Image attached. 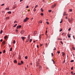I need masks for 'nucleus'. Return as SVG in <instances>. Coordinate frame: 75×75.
<instances>
[{"mask_svg":"<svg viewBox=\"0 0 75 75\" xmlns=\"http://www.w3.org/2000/svg\"><path fill=\"white\" fill-rule=\"evenodd\" d=\"M28 18H25V20H24V22H27V21H28Z\"/></svg>","mask_w":75,"mask_h":75,"instance_id":"obj_1","label":"nucleus"},{"mask_svg":"<svg viewBox=\"0 0 75 75\" xmlns=\"http://www.w3.org/2000/svg\"><path fill=\"white\" fill-rule=\"evenodd\" d=\"M17 5H14L13 6V9H15V8H16L17 7V6H16Z\"/></svg>","mask_w":75,"mask_h":75,"instance_id":"obj_2","label":"nucleus"},{"mask_svg":"<svg viewBox=\"0 0 75 75\" xmlns=\"http://www.w3.org/2000/svg\"><path fill=\"white\" fill-rule=\"evenodd\" d=\"M21 25H18L17 26V27H16V29H18L19 28H21Z\"/></svg>","mask_w":75,"mask_h":75,"instance_id":"obj_3","label":"nucleus"},{"mask_svg":"<svg viewBox=\"0 0 75 75\" xmlns=\"http://www.w3.org/2000/svg\"><path fill=\"white\" fill-rule=\"evenodd\" d=\"M56 6V5L54 4L53 5H52L51 7L52 8H54V7H55Z\"/></svg>","mask_w":75,"mask_h":75,"instance_id":"obj_4","label":"nucleus"},{"mask_svg":"<svg viewBox=\"0 0 75 75\" xmlns=\"http://www.w3.org/2000/svg\"><path fill=\"white\" fill-rule=\"evenodd\" d=\"M5 44H6V42L5 41H4V42H2V44L5 45Z\"/></svg>","mask_w":75,"mask_h":75,"instance_id":"obj_5","label":"nucleus"},{"mask_svg":"<svg viewBox=\"0 0 75 75\" xmlns=\"http://www.w3.org/2000/svg\"><path fill=\"white\" fill-rule=\"evenodd\" d=\"M22 38V40L23 41H24V39H25V38L24 37H22V38Z\"/></svg>","mask_w":75,"mask_h":75,"instance_id":"obj_6","label":"nucleus"},{"mask_svg":"<svg viewBox=\"0 0 75 75\" xmlns=\"http://www.w3.org/2000/svg\"><path fill=\"white\" fill-rule=\"evenodd\" d=\"M13 62H14L15 63H17V61L16 60H14V61H13Z\"/></svg>","mask_w":75,"mask_h":75,"instance_id":"obj_7","label":"nucleus"},{"mask_svg":"<svg viewBox=\"0 0 75 75\" xmlns=\"http://www.w3.org/2000/svg\"><path fill=\"white\" fill-rule=\"evenodd\" d=\"M41 69H42V67H41L40 66H39V69H40V70H41Z\"/></svg>","mask_w":75,"mask_h":75,"instance_id":"obj_8","label":"nucleus"},{"mask_svg":"<svg viewBox=\"0 0 75 75\" xmlns=\"http://www.w3.org/2000/svg\"><path fill=\"white\" fill-rule=\"evenodd\" d=\"M30 35H29L28 36V37H27V39H28V40H30Z\"/></svg>","mask_w":75,"mask_h":75,"instance_id":"obj_9","label":"nucleus"},{"mask_svg":"<svg viewBox=\"0 0 75 75\" xmlns=\"http://www.w3.org/2000/svg\"><path fill=\"white\" fill-rule=\"evenodd\" d=\"M23 64V63H18V64L19 65H21V64Z\"/></svg>","mask_w":75,"mask_h":75,"instance_id":"obj_10","label":"nucleus"},{"mask_svg":"<svg viewBox=\"0 0 75 75\" xmlns=\"http://www.w3.org/2000/svg\"><path fill=\"white\" fill-rule=\"evenodd\" d=\"M51 61L53 62V64H55V62H54V61H53V59L51 60Z\"/></svg>","mask_w":75,"mask_h":75,"instance_id":"obj_11","label":"nucleus"},{"mask_svg":"<svg viewBox=\"0 0 75 75\" xmlns=\"http://www.w3.org/2000/svg\"><path fill=\"white\" fill-rule=\"evenodd\" d=\"M7 38V36H5V37H4V39H6V38Z\"/></svg>","mask_w":75,"mask_h":75,"instance_id":"obj_12","label":"nucleus"},{"mask_svg":"<svg viewBox=\"0 0 75 75\" xmlns=\"http://www.w3.org/2000/svg\"><path fill=\"white\" fill-rule=\"evenodd\" d=\"M6 52V51L5 50H4V51H3V53H5Z\"/></svg>","mask_w":75,"mask_h":75,"instance_id":"obj_13","label":"nucleus"},{"mask_svg":"<svg viewBox=\"0 0 75 75\" xmlns=\"http://www.w3.org/2000/svg\"><path fill=\"white\" fill-rule=\"evenodd\" d=\"M8 13L9 14H11V11L8 12Z\"/></svg>","mask_w":75,"mask_h":75,"instance_id":"obj_14","label":"nucleus"},{"mask_svg":"<svg viewBox=\"0 0 75 75\" xmlns=\"http://www.w3.org/2000/svg\"><path fill=\"white\" fill-rule=\"evenodd\" d=\"M16 25H17V24H15V25H13V27H16Z\"/></svg>","mask_w":75,"mask_h":75,"instance_id":"obj_15","label":"nucleus"},{"mask_svg":"<svg viewBox=\"0 0 75 75\" xmlns=\"http://www.w3.org/2000/svg\"><path fill=\"white\" fill-rule=\"evenodd\" d=\"M32 40H32V39H30V42H32Z\"/></svg>","mask_w":75,"mask_h":75,"instance_id":"obj_16","label":"nucleus"},{"mask_svg":"<svg viewBox=\"0 0 75 75\" xmlns=\"http://www.w3.org/2000/svg\"><path fill=\"white\" fill-rule=\"evenodd\" d=\"M15 43H16V41H15V40H13V44H15Z\"/></svg>","mask_w":75,"mask_h":75,"instance_id":"obj_17","label":"nucleus"},{"mask_svg":"<svg viewBox=\"0 0 75 75\" xmlns=\"http://www.w3.org/2000/svg\"><path fill=\"white\" fill-rule=\"evenodd\" d=\"M24 31L23 30H22V34H23L24 33Z\"/></svg>","mask_w":75,"mask_h":75,"instance_id":"obj_18","label":"nucleus"},{"mask_svg":"<svg viewBox=\"0 0 75 75\" xmlns=\"http://www.w3.org/2000/svg\"><path fill=\"white\" fill-rule=\"evenodd\" d=\"M10 9L8 8H5V10H9Z\"/></svg>","mask_w":75,"mask_h":75,"instance_id":"obj_19","label":"nucleus"},{"mask_svg":"<svg viewBox=\"0 0 75 75\" xmlns=\"http://www.w3.org/2000/svg\"><path fill=\"white\" fill-rule=\"evenodd\" d=\"M48 12L50 13V12H51V10H48Z\"/></svg>","mask_w":75,"mask_h":75,"instance_id":"obj_20","label":"nucleus"},{"mask_svg":"<svg viewBox=\"0 0 75 75\" xmlns=\"http://www.w3.org/2000/svg\"><path fill=\"white\" fill-rule=\"evenodd\" d=\"M70 30H71V28H69V29L68 30L70 31Z\"/></svg>","mask_w":75,"mask_h":75,"instance_id":"obj_21","label":"nucleus"},{"mask_svg":"<svg viewBox=\"0 0 75 75\" xmlns=\"http://www.w3.org/2000/svg\"><path fill=\"white\" fill-rule=\"evenodd\" d=\"M57 53H58V54H59L60 53V52L57 51Z\"/></svg>","mask_w":75,"mask_h":75,"instance_id":"obj_22","label":"nucleus"},{"mask_svg":"<svg viewBox=\"0 0 75 75\" xmlns=\"http://www.w3.org/2000/svg\"><path fill=\"white\" fill-rule=\"evenodd\" d=\"M64 56V52H62V56Z\"/></svg>","mask_w":75,"mask_h":75,"instance_id":"obj_23","label":"nucleus"},{"mask_svg":"<svg viewBox=\"0 0 75 75\" xmlns=\"http://www.w3.org/2000/svg\"><path fill=\"white\" fill-rule=\"evenodd\" d=\"M10 51H12V48H10Z\"/></svg>","mask_w":75,"mask_h":75,"instance_id":"obj_24","label":"nucleus"},{"mask_svg":"<svg viewBox=\"0 0 75 75\" xmlns=\"http://www.w3.org/2000/svg\"><path fill=\"white\" fill-rule=\"evenodd\" d=\"M62 29H61V30H59V32H61L62 31Z\"/></svg>","mask_w":75,"mask_h":75,"instance_id":"obj_25","label":"nucleus"},{"mask_svg":"<svg viewBox=\"0 0 75 75\" xmlns=\"http://www.w3.org/2000/svg\"><path fill=\"white\" fill-rule=\"evenodd\" d=\"M70 62H74V60H71V61H70Z\"/></svg>","mask_w":75,"mask_h":75,"instance_id":"obj_26","label":"nucleus"},{"mask_svg":"<svg viewBox=\"0 0 75 75\" xmlns=\"http://www.w3.org/2000/svg\"><path fill=\"white\" fill-rule=\"evenodd\" d=\"M18 23L17 21H14V23Z\"/></svg>","mask_w":75,"mask_h":75,"instance_id":"obj_27","label":"nucleus"},{"mask_svg":"<svg viewBox=\"0 0 75 75\" xmlns=\"http://www.w3.org/2000/svg\"><path fill=\"white\" fill-rule=\"evenodd\" d=\"M2 32H3V31H2V30H1V33H0L1 34H2Z\"/></svg>","mask_w":75,"mask_h":75,"instance_id":"obj_28","label":"nucleus"},{"mask_svg":"<svg viewBox=\"0 0 75 75\" xmlns=\"http://www.w3.org/2000/svg\"><path fill=\"white\" fill-rule=\"evenodd\" d=\"M40 15H41V16H43V13H41L40 14Z\"/></svg>","mask_w":75,"mask_h":75,"instance_id":"obj_29","label":"nucleus"},{"mask_svg":"<svg viewBox=\"0 0 75 75\" xmlns=\"http://www.w3.org/2000/svg\"><path fill=\"white\" fill-rule=\"evenodd\" d=\"M39 22L40 23H42V21H39Z\"/></svg>","mask_w":75,"mask_h":75,"instance_id":"obj_30","label":"nucleus"},{"mask_svg":"<svg viewBox=\"0 0 75 75\" xmlns=\"http://www.w3.org/2000/svg\"><path fill=\"white\" fill-rule=\"evenodd\" d=\"M72 49H73V50H75V48H74V47H72Z\"/></svg>","mask_w":75,"mask_h":75,"instance_id":"obj_31","label":"nucleus"},{"mask_svg":"<svg viewBox=\"0 0 75 75\" xmlns=\"http://www.w3.org/2000/svg\"><path fill=\"white\" fill-rule=\"evenodd\" d=\"M71 70H73V67H71Z\"/></svg>","mask_w":75,"mask_h":75,"instance_id":"obj_32","label":"nucleus"},{"mask_svg":"<svg viewBox=\"0 0 75 75\" xmlns=\"http://www.w3.org/2000/svg\"><path fill=\"white\" fill-rule=\"evenodd\" d=\"M60 42L61 43V44H62L63 45V42H62V41Z\"/></svg>","mask_w":75,"mask_h":75,"instance_id":"obj_33","label":"nucleus"},{"mask_svg":"<svg viewBox=\"0 0 75 75\" xmlns=\"http://www.w3.org/2000/svg\"><path fill=\"white\" fill-rule=\"evenodd\" d=\"M20 63L23 64V62H22V61H21V63Z\"/></svg>","mask_w":75,"mask_h":75,"instance_id":"obj_34","label":"nucleus"},{"mask_svg":"<svg viewBox=\"0 0 75 75\" xmlns=\"http://www.w3.org/2000/svg\"><path fill=\"white\" fill-rule=\"evenodd\" d=\"M4 4H3L1 5V6H4Z\"/></svg>","mask_w":75,"mask_h":75,"instance_id":"obj_35","label":"nucleus"},{"mask_svg":"<svg viewBox=\"0 0 75 75\" xmlns=\"http://www.w3.org/2000/svg\"><path fill=\"white\" fill-rule=\"evenodd\" d=\"M25 59H27V56L25 57Z\"/></svg>","mask_w":75,"mask_h":75,"instance_id":"obj_36","label":"nucleus"},{"mask_svg":"<svg viewBox=\"0 0 75 75\" xmlns=\"http://www.w3.org/2000/svg\"><path fill=\"white\" fill-rule=\"evenodd\" d=\"M29 42V39H28V40H27V41H26V42Z\"/></svg>","mask_w":75,"mask_h":75,"instance_id":"obj_37","label":"nucleus"},{"mask_svg":"<svg viewBox=\"0 0 75 75\" xmlns=\"http://www.w3.org/2000/svg\"><path fill=\"white\" fill-rule=\"evenodd\" d=\"M11 46L10 45H8V47H11Z\"/></svg>","mask_w":75,"mask_h":75,"instance_id":"obj_38","label":"nucleus"},{"mask_svg":"<svg viewBox=\"0 0 75 75\" xmlns=\"http://www.w3.org/2000/svg\"><path fill=\"white\" fill-rule=\"evenodd\" d=\"M46 23L47 24H49V23L47 22H46Z\"/></svg>","mask_w":75,"mask_h":75,"instance_id":"obj_39","label":"nucleus"},{"mask_svg":"<svg viewBox=\"0 0 75 75\" xmlns=\"http://www.w3.org/2000/svg\"><path fill=\"white\" fill-rule=\"evenodd\" d=\"M66 13H65V12H64V14H63V15L64 16H65V14Z\"/></svg>","mask_w":75,"mask_h":75,"instance_id":"obj_40","label":"nucleus"},{"mask_svg":"<svg viewBox=\"0 0 75 75\" xmlns=\"http://www.w3.org/2000/svg\"><path fill=\"white\" fill-rule=\"evenodd\" d=\"M53 50H56V48L55 47H54V49H53Z\"/></svg>","mask_w":75,"mask_h":75,"instance_id":"obj_41","label":"nucleus"},{"mask_svg":"<svg viewBox=\"0 0 75 75\" xmlns=\"http://www.w3.org/2000/svg\"><path fill=\"white\" fill-rule=\"evenodd\" d=\"M53 53H51V56L53 57Z\"/></svg>","mask_w":75,"mask_h":75,"instance_id":"obj_42","label":"nucleus"},{"mask_svg":"<svg viewBox=\"0 0 75 75\" xmlns=\"http://www.w3.org/2000/svg\"><path fill=\"white\" fill-rule=\"evenodd\" d=\"M62 23V21H61V22H60V23Z\"/></svg>","mask_w":75,"mask_h":75,"instance_id":"obj_43","label":"nucleus"},{"mask_svg":"<svg viewBox=\"0 0 75 75\" xmlns=\"http://www.w3.org/2000/svg\"><path fill=\"white\" fill-rule=\"evenodd\" d=\"M23 1V0H20V2H21V1Z\"/></svg>","mask_w":75,"mask_h":75,"instance_id":"obj_44","label":"nucleus"},{"mask_svg":"<svg viewBox=\"0 0 75 75\" xmlns=\"http://www.w3.org/2000/svg\"><path fill=\"white\" fill-rule=\"evenodd\" d=\"M1 42H2V41H3V40L2 39H1Z\"/></svg>","mask_w":75,"mask_h":75,"instance_id":"obj_45","label":"nucleus"},{"mask_svg":"<svg viewBox=\"0 0 75 75\" xmlns=\"http://www.w3.org/2000/svg\"><path fill=\"white\" fill-rule=\"evenodd\" d=\"M72 11V10H69V12H71Z\"/></svg>","mask_w":75,"mask_h":75,"instance_id":"obj_46","label":"nucleus"},{"mask_svg":"<svg viewBox=\"0 0 75 75\" xmlns=\"http://www.w3.org/2000/svg\"><path fill=\"white\" fill-rule=\"evenodd\" d=\"M38 6V5H36V6H35V8H36Z\"/></svg>","mask_w":75,"mask_h":75,"instance_id":"obj_47","label":"nucleus"},{"mask_svg":"<svg viewBox=\"0 0 75 75\" xmlns=\"http://www.w3.org/2000/svg\"><path fill=\"white\" fill-rule=\"evenodd\" d=\"M43 11V10H41V12H42Z\"/></svg>","mask_w":75,"mask_h":75,"instance_id":"obj_48","label":"nucleus"},{"mask_svg":"<svg viewBox=\"0 0 75 75\" xmlns=\"http://www.w3.org/2000/svg\"><path fill=\"white\" fill-rule=\"evenodd\" d=\"M42 44H40V46H42Z\"/></svg>","mask_w":75,"mask_h":75,"instance_id":"obj_49","label":"nucleus"},{"mask_svg":"<svg viewBox=\"0 0 75 75\" xmlns=\"http://www.w3.org/2000/svg\"><path fill=\"white\" fill-rule=\"evenodd\" d=\"M68 37H69V38H70V35H68Z\"/></svg>","mask_w":75,"mask_h":75,"instance_id":"obj_50","label":"nucleus"},{"mask_svg":"<svg viewBox=\"0 0 75 75\" xmlns=\"http://www.w3.org/2000/svg\"><path fill=\"white\" fill-rule=\"evenodd\" d=\"M18 32V30H16V32Z\"/></svg>","mask_w":75,"mask_h":75,"instance_id":"obj_51","label":"nucleus"},{"mask_svg":"<svg viewBox=\"0 0 75 75\" xmlns=\"http://www.w3.org/2000/svg\"><path fill=\"white\" fill-rule=\"evenodd\" d=\"M7 19H8L9 18V17H7Z\"/></svg>","mask_w":75,"mask_h":75,"instance_id":"obj_52","label":"nucleus"},{"mask_svg":"<svg viewBox=\"0 0 75 75\" xmlns=\"http://www.w3.org/2000/svg\"><path fill=\"white\" fill-rule=\"evenodd\" d=\"M65 63V60L64 61V62H63V63Z\"/></svg>","mask_w":75,"mask_h":75,"instance_id":"obj_53","label":"nucleus"},{"mask_svg":"<svg viewBox=\"0 0 75 75\" xmlns=\"http://www.w3.org/2000/svg\"><path fill=\"white\" fill-rule=\"evenodd\" d=\"M72 74H72V75H74V74H75V73H72Z\"/></svg>","mask_w":75,"mask_h":75,"instance_id":"obj_54","label":"nucleus"},{"mask_svg":"<svg viewBox=\"0 0 75 75\" xmlns=\"http://www.w3.org/2000/svg\"><path fill=\"white\" fill-rule=\"evenodd\" d=\"M69 22L70 23V22H71V21L68 20Z\"/></svg>","mask_w":75,"mask_h":75,"instance_id":"obj_55","label":"nucleus"},{"mask_svg":"<svg viewBox=\"0 0 75 75\" xmlns=\"http://www.w3.org/2000/svg\"><path fill=\"white\" fill-rule=\"evenodd\" d=\"M26 8H28V6H27L26 7Z\"/></svg>","mask_w":75,"mask_h":75,"instance_id":"obj_56","label":"nucleus"},{"mask_svg":"<svg viewBox=\"0 0 75 75\" xmlns=\"http://www.w3.org/2000/svg\"><path fill=\"white\" fill-rule=\"evenodd\" d=\"M1 53H2V52H0V54H1Z\"/></svg>","mask_w":75,"mask_h":75,"instance_id":"obj_57","label":"nucleus"},{"mask_svg":"<svg viewBox=\"0 0 75 75\" xmlns=\"http://www.w3.org/2000/svg\"><path fill=\"white\" fill-rule=\"evenodd\" d=\"M33 11L35 12V11H36V10H33Z\"/></svg>","mask_w":75,"mask_h":75,"instance_id":"obj_58","label":"nucleus"},{"mask_svg":"<svg viewBox=\"0 0 75 75\" xmlns=\"http://www.w3.org/2000/svg\"><path fill=\"white\" fill-rule=\"evenodd\" d=\"M73 38L75 39V38H74V36H73Z\"/></svg>","mask_w":75,"mask_h":75,"instance_id":"obj_59","label":"nucleus"},{"mask_svg":"<svg viewBox=\"0 0 75 75\" xmlns=\"http://www.w3.org/2000/svg\"><path fill=\"white\" fill-rule=\"evenodd\" d=\"M40 37H41L40 36H39V38H40Z\"/></svg>","mask_w":75,"mask_h":75,"instance_id":"obj_60","label":"nucleus"},{"mask_svg":"<svg viewBox=\"0 0 75 75\" xmlns=\"http://www.w3.org/2000/svg\"><path fill=\"white\" fill-rule=\"evenodd\" d=\"M73 72L71 71V74H73V73H73Z\"/></svg>","mask_w":75,"mask_h":75,"instance_id":"obj_61","label":"nucleus"},{"mask_svg":"<svg viewBox=\"0 0 75 75\" xmlns=\"http://www.w3.org/2000/svg\"><path fill=\"white\" fill-rule=\"evenodd\" d=\"M47 33V30H46V31H45V33Z\"/></svg>","mask_w":75,"mask_h":75,"instance_id":"obj_62","label":"nucleus"},{"mask_svg":"<svg viewBox=\"0 0 75 75\" xmlns=\"http://www.w3.org/2000/svg\"><path fill=\"white\" fill-rule=\"evenodd\" d=\"M33 42H34V43L35 42V41H33Z\"/></svg>","mask_w":75,"mask_h":75,"instance_id":"obj_63","label":"nucleus"},{"mask_svg":"<svg viewBox=\"0 0 75 75\" xmlns=\"http://www.w3.org/2000/svg\"><path fill=\"white\" fill-rule=\"evenodd\" d=\"M38 45H37V47L38 48Z\"/></svg>","mask_w":75,"mask_h":75,"instance_id":"obj_64","label":"nucleus"}]
</instances>
